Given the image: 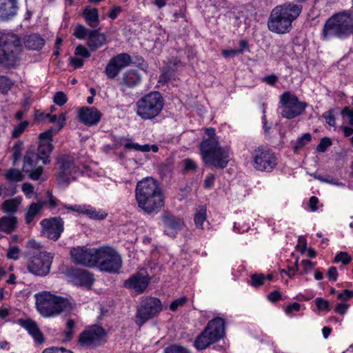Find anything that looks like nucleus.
<instances>
[{
  "label": "nucleus",
  "mask_w": 353,
  "mask_h": 353,
  "mask_svg": "<svg viewBox=\"0 0 353 353\" xmlns=\"http://www.w3.org/2000/svg\"><path fill=\"white\" fill-rule=\"evenodd\" d=\"M205 132L208 138L203 139L200 143L203 161L211 168L221 170L225 168L230 161L229 148L220 145L214 128H206Z\"/></svg>",
  "instance_id": "obj_1"
},
{
  "label": "nucleus",
  "mask_w": 353,
  "mask_h": 353,
  "mask_svg": "<svg viewBox=\"0 0 353 353\" xmlns=\"http://www.w3.org/2000/svg\"><path fill=\"white\" fill-rule=\"evenodd\" d=\"M135 193L138 206L148 214L158 211L164 205L161 190L152 179L146 178L139 181Z\"/></svg>",
  "instance_id": "obj_2"
},
{
  "label": "nucleus",
  "mask_w": 353,
  "mask_h": 353,
  "mask_svg": "<svg viewBox=\"0 0 353 353\" xmlns=\"http://www.w3.org/2000/svg\"><path fill=\"white\" fill-rule=\"evenodd\" d=\"M36 306L44 317H53L62 312L69 313L73 310L71 303L65 298L44 291L34 295Z\"/></svg>",
  "instance_id": "obj_3"
},
{
  "label": "nucleus",
  "mask_w": 353,
  "mask_h": 353,
  "mask_svg": "<svg viewBox=\"0 0 353 353\" xmlns=\"http://www.w3.org/2000/svg\"><path fill=\"white\" fill-rule=\"evenodd\" d=\"M136 113L143 120L157 117L164 106V99L159 92H151L136 103Z\"/></svg>",
  "instance_id": "obj_4"
},
{
  "label": "nucleus",
  "mask_w": 353,
  "mask_h": 353,
  "mask_svg": "<svg viewBox=\"0 0 353 353\" xmlns=\"http://www.w3.org/2000/svg\"><path fill=\"white\" fill-rule=\"evenodd\" d=\"M251 162L255 170L260 172H272L278 164L276 154L269 148L260 145L251 152Z\"/></svg>",
  "instance_id": "obj_5"
},
{
  "label": "nucleus",
  "mask_w": 353,
  "mask_h": 353,
  "mask_svg": "<svg viewBox=\"0 0 353 353\" xmlns=\"http://www.w3.org/2000/svg\"><path fill=\"white\" fill-rule=\"evenodd\" d=\"M162 310L163 305L160 299L152 296H143L137 307L134 321L139 327H141Z\"/></svg>",
  "instance_id": "obj_6"
},
{
  "label": "nucleus",
  "mask_w": 353,
  "mask_h": 353,
  "mask_svg": "<svg viewBox=\"0 0 353 353\" xmlns=\"http://www.w3.org/2000/svg\"><path fill=\"white\" fill-rule=\"evenodd\" d=\"M307 106L291 92H285L279 97V110L281 116L287 119H294L302 114Z\"/></svg>",
  "instance_id": "obj_7"
},
{
  "label": "nucleus",
  "mask_w": 353,
  "mask_h": 353,
  "mask_svg": "<svg viewBox=\"0 0 353 353\" xmlns=\"http://www.w3.org/2000/svg\"><path fill=\"white\" fill-rule=\"evenodd\" d=\"M97 266L102 272L116 273L122 266L121 257L111 248H100Z\"/></svg>",
  "instance_id": "obj_8"
},
{
  "label": "nucleus",
  "mask_w": 353,
  "mask_h": 353,
  "mask_svg": "<svg viewBox=\"0 0 353 353\" xmlns=\"http://www.w3.org/2000/svg\"><path fill=\"white\" fill-rule=\"evenodd\" d=\"M79 342L83 347H97L107 342V333L102 327L94 325L80 334Z\"/></svg>",
  "instance_id": "obj_9"
},
{
  "label": "nucleus",
  "mask_w": 353,
  "mask_h": 353,
  "mask_svg": "<svg viewBox=\"0 0 353 353\" xmlns=\"http://www.w3.org/2000/svg\"><path fill=\"white\" fill-rule=\"evenodd\" d=\"M59 168L57 176L60 184L68 185L79 174V168L75 165L74 159L67 155L59 158Z\"/></svg>",
  "instance_id": "obj_10"
},
{
  "label": "nucleus",
  "mask_w": 353,
  "mask_h": 353,
  "mask_svg": "<svg viewBox=\"0 0 353 353\" xmlns=\"http://www.w3.org/2000/svg\"><path fill=\"white\" fill-rule=\"evenodd\" d=\"M28 264V270L37 276H44L50 270L52 256L46 252H32Z\"/></svg>",
  "instance_id": "obj_11"
},
{
  "label": "nucleus",
  "mask_w": 353,
  "mask_h": 353,
  "mask_svg": "<svg viewBox=\"0 0 353 353\" xmlns=\"http://www.w3.org/2000/svg\"><path fill=\"white\" fill-rule=\"evenodd\" d=\"M99 248H87L85 247L73 248L70 255L74 263L87 267H95L97 264Z\"/></svg>",
  "instance_id": "obj_12"
},
{
  "label": "nucleus",
  "mask_w": 353,
  "mask_h": 353,
  "mask_svg": "<svg viewBox=\"0 0 353 353\" xmlns=\"http://www.w3.org/2000/svg\"><path fill=\"white\" fill-rule=\"evenodd\" d=\"M40 225L41 235L54 241H57L64 231V221L59 216L44 219Z\"/></svg>",
  "instance_id": "obj_13"
},
{
  "label": "nucleus",
  "mask_w": 353,
  "mask_h": 353,
  "mask_svg": "<svg viewBox=\"0 0 353 353\" xmlns=\"http://www.w3.org/2000/svg\"><path fill=\"white\" fill-rule=\"evenodd\" d=\"M39 160L40 157L33 150H27L23 159L22 171L33 181L39 180L43 172V167L38 165Z\"/></svg>",
  "instance_id": "obj_14"
},
{
  "label": "nucleus",
  "mask_w": 353,
  "mask_h": 353,
  "mask_svg": "<svg viewBox=\"0 0 353 353\" xmlns=\"http://www.w3.org/2000/svg\"><path fill=\"white\" fill-rule=\"evenodd\" d=\"M353 29V18L346 12L332 16V34L344 38L351 34Z\"/></svg>",
  "instance_id": "obj_15"
},
{
  "label": "nucleus",
  "mask_w": 353,
  "mask_h": 353,
  "mask_svg": "<svg viewBox=\"0 0 353 353\" xmlns=\"http://www.w3.org/2000/svg\"><path fill=\"white\" fill-rule=\"evenodd\" d=\"M292 22L285 17L278 9L274 8L270 14L268 26L270 31L277 34L289 32L292 29Z\"/></svg>",
  "instance_id": "obj_16"
},
{
  "label": "nucleus",
  "mask_w": 353,
  "mask_h": 353,
  "mask_svg": "<svg viewBox=\"0 0 353 353\" xmlns=\"http://www.w3.org/2000/svg\"><path fill=\"white\" fill-rule=\"evenodd\" d=\"M52 130H48L39 136V145L37 148V154L43 165L50 163V156L52 152L54 146L52 145Z\"/></svg>",
  "instance_id": "obj_17"
},
{
  "label": "nucleus",
  "mask_w": 353,
  "mask_h": 353,
  "mask_svg": "<svg viewBox=\"0 0 353 353\" xmlns=\"http://www.w3.org/2000/svg\"><path fill=\"white\" fill-rule=\"evenodd\" d=\"M150 281V278L148 275L137 272L125 281L124 286L137 294H141L147 288Z\"/></svg>",
  "instance_id": "obj_18"
},
{
  "label": "nucleus",
  "mask_w": 353,
  "mask_h": 353,
  "mask_svg": "<svg viewBox=\"0 0 353 353\" xmlns=\"http://www.w3.org/2000/svg\"><path fill=\"white\" fill-rule=\"evenodd\" d=\"M64 208L72 212H77L80 214H85L90 219L95 220H102L106 218L107 213L103 210L97 211L95 208L90 205H67L61 203Z\"/></svg>",
  "instance_id": "obj_19"
},
{
  "label": "nucleus",
  "mask_w": 353,
  "mask_h": 353,
  "mask_svg": "<svg viewBox=\"0 0 353 353\" xmlns=\"http://www.w3.org/2000/svg\"><path fill=\"white\" fill-rule=\"evenodd\" d=\"M101 115V113L94 107L84 106L78 111L79 121L87 126H92L99 123Z\"/></svg>",
  "instance_id": "obj_20"
},
{
  "label": "nucleus",
  "mask_w": 353,
  "mask_h": 353,
  "mask_svg": "<svg viewBox=\"0 0 353 353\" xmlns=\"http://www.w3.org/2000/svg\"><path fill=\"white\" fill-rule=\"evenodd\" d=\"M300 3L301 2L294 3L293 1H288L276 6L274 8L278 9L279 12L282 13V14L290 21L293 22L300 16L302 12L303 6Z\"/></svg>",
  "instance_id": "obj_21"
},
{
  "label": "nucleus",
  "mask_w": 353,
  "mask_h": 353,
  "mask_svg": "<svg viewBox=\"0 0 353 353\" xmlns=\"http://www.w3.org/2000/svg\"><path fill=\"white\" fill-rule=\"evenodd\" d=\"M164 225L165 232L172 236L181 230L184 225L183 221L179 217H176L171 214L166 213L162 217Z\"/></svg>",
  "instance_id": "obj_22"
},
{
  "label": "nucleus",
  "mask_w": 353,
  "mask_h": 353,
  "mask_svg": "<svg viewBox=\"0 0 353 353\" xmlns=\"http://www.w3.org/2000/svg\"><path fill=\"white\" fill-rule=\"evenodd\" d=\"M17 0H0V21H8L14 17L18 12Z\"/></svg>",
  "instance_id": "obj_23"
},
{
  "label": "nucleus",
  "mask_w": 353,
  "mask_h": 353,
  "mask_svg": "<svg viewBox=\"0 0 353 353\" xmlns=\"http://www.w3.org/2000/svg\"><path fill=\"white\" fill-rule=\"evenodd\" d=\"M205 329L218 341L225 335V321L222 318H214L208 322Z\"/></svg>",
  "instance_id": "obj_24"
},
{
  "label": "nucleus",
  "mask_w": 353,
  "mask_h": 353,
  "mask_svg": "<svg viewBox=\"0 0 353 353\" xmlns=\"http://www.w3.org/2000/svg\"><path fill=\"white\" fill-rule=\"evenodd\" d=\"M13 48L17 50L15 46L6 43L3 38L0 37V62L11 63L16 61L17 55Z\"/></svg>",
  "instance_id": "obj_25"
},
{
  "label": "nucleus",
  "mask_w": 353,
  "mask_h": 353,
  "mask_svg": "<svg viewBox=\"0 0 353 353\" xmlns=\"http://www.w3.org/2000/svg\"><path fill=\"white\" fill-rule=\"evenodd\" d=\"M72 275L73 282L77 285L90 288L93 284V276L87 270L80 269L74 270Z\"/></svg>",
  "instance_id": "obj_26"
},
{
  "label": "nucleus",
  "mask_w": 353,
  "mask_h": 353,
  "mask_svg": "<svg viewBox=\"0 0 353 353\" xmlns=\"http://www.w3.org/2000/svg\"><path fill=\"white\" fill-rule=\"evenodd\" d=\"M18 323L29 332L35 341L39 343H42L43 341V334L39 330L36 322L31 319H20L18 320Z\"/></svg>",
  "instance_id": "obj_27"
},
{
  "label": "nucleus",
  "mask_w": 353,
  "mask_h": 353,
  "mask_svg": "<svg viewBox=\"0 0 353 353\" xmlns=\"http://www.w3.org/2000/svg\"><path fill=\"white\" fill-rule=\"evenodd\" d=\"M87 40L88 46L92 51H95L105 43L106 37L105 34L94 30L90 32Z\"/></svg>",
  "instance_id": "obj_28"
},
{
  "label": "nucleus",
  "mask_w": 353,
  "mask_h": 353,
  "mask_svg": "<svg viewBox=\"0 0 353 353\" xmlns=\"http://www.w3.org/2000/svg\"><path fill=\"white\" fill-rule=\"evenodd\" d=\"M353 296V292L348 290H345L343 292L337 294V299L340 301L335 307V312L339 314H344L349 307L347 301Z\"/></svg>",
  "instance_id": "obj_29"
},
{
  "label": "nucleus",
  "mask_w": 353,
  "mask_h": 353,
  "mask_svg": "<svg viewBox=\"0 0 353 353\" xmlns=\"http://www.w3.org/2000/svg\"><path fill=\"white\" fill-rule=\"evenodd\" d=\"M141 77L137 70H128L123 75L121 84L134 88L141 83Z\"/></svg>",
  "instance_id": "obj_30"
},
{
  "label": "nucleus",
  "mask_w": 353,
  "mask_h": 353,
  "mask_svg": "<svg viewBox=\"0 0 353 353\" xmlns=\"http://www.w3.org/2000/svg\"><path fill=\"white\" fill-rule=\"evenodd\" d=\"M216 342L205 328L203 332L199 335L194 341V346L199 350H205L211 344Z\"/></svg>",
  "instance_id": "obj_31"
},
{
  "label": "nucleus",
  "mask_w": 353,
  "mask_h": 353,
  "mask_svg": "<svg viewBox=\"0 0 353 353\" xmlns=\"http://www.w3.org/2000/svg\"><path fill=\"white\" fill-rule=\"evenodd\" d=\"M46 204V201H39L37 203H32L28 208V210L25 214V220L27 224H30L35 218V216L41 212L43 206Z\"/></svg>",
  "instance_id": "obj_32"
},
{
  "label": "nucleus",
  "mask_w": 353,
  "mask_h": 353,
  "mask_svg": "<svg viewBox=\"0 0 353 353\" xmlns=\"http://www.w3.org/2000/svg\"><path fill=\"white\" fill-rule=\"evenodd\" d=\"M44 43V39L37 34L28 36L24 41L25 46L28 49L32 50H39L41 49Z\"/></svg>",
  "instance_id": "obj_33"
},
{
  "label": "nucleus",
  "mask_w": 353,
  "mask_h": 353,
  "mask_svg": "<svg viewBox=\"0 0 353 353\" xmlns=\"http://www.w3.org/2000/svg\"><path fill=\"white\" fill-rule=\"evenodd\" d=\"M17 224V219L15 216H2L0 218V231L10 234L15 230Z\"/></svg>",
  "instance_id": "obj_34"
},
{
  "label": "nucleus",
  "mask_w": 353,
  "mask_h": 353,
  "mask_svg": "<svg viewBox=\"0 0 353 353\" xmlns=\"http://www.w3.org/2000/svg\"><path fill=\"white\" fill-rule=\"evenodd\" d=\"M83 16L88 26L92 28H97L99 23V13L97 8H86L83 12Z\"/></svg>",
  "instance_id": "obj_35"
},
{
  "label": "nucleus",
  "mask_w": 353,
  "mask_h": 353,
  "mask_svg": "<svg viewBox=\"0 0 353 353\" xmlns=\"http://www.w3.org/2000/svg\"><path fill=\"white\" fill-rule=\"evenodd\" d=\"M20 204L21 199L19 198L8 199L2 203L1 209L3 212L10 215H13L17 212Z\"/></svg>",
  "instance_id": "obj_36"
},
{
  "label": "nucleus",
  "mask_w": 353,
  "mask_h": 353,
  "mask_svg": "<svg viewBox=\"0 0 353 353\" xmlns=\"http://www.w3.org/2000/svg\"><path fill=\"white\" fill-rule=\"evenodd\" d=\"M113 62L121 70L123 68L128 66L132 63L131 57L127 53L119 54L111 59Z\"/></svg>",
  "instance_id": "obj_37"
},
{
  "label": "nucleus",
  "mask_w": 353,
  "mask_h": 353,
  "mask_svg": "<svg viewBox=\"0 0 353 353\" xmlns=\"http://www.w3.org/2000/svg\"><path fill=\"white\" fill-rule=\"evenodd\" d=\"M5 177L10 182H18L23 180V176L19 170L10 168L6 171Z\"/></svg>",
  "instance_id": "obj_38"
},
{
  "label": "nucleus",
  "mask_w": 353,
  "mask_h": 353,
  "mask_svg": "<svg viewBox=\"0 0 353 353\" xmlns=\"http://www.w3.org/2000/svg\"><path fill=\"white\" fill-rule=\"evenodd\" d=\"M312 139L310 133L304 134L301 138L298 139L292 146L294 152H297L307 145Z\"/></svg>",
  "instance_id": "obj_39"
},
{
  "label": "nucleus",
  "mask_w": 353,
  "mask_h": 353,
  "mask_svg": "<svg viewBox=\"0 0 353 353\" xmlns=\"http://www.w3.org/2000/svg\"><path fill=\"white\" fill-rule=\"evenodd\" d=\"M119 67L110 59L105 68V73L109 79H114L120 72Z\"/></svg>",
  "instance_id": "obj_40"
},
{
  "label": "nucleus",
  "mask_w": 353,
  "mask_h": 353,
  "mask_svg": "<svg viewBox=\"0 0 353 353\" xmlns=\"http://www.w3.org/2000/svg\"><path fill=\"white\" fill-rule=\"evenodd\" d=\"M206 220V209L201 207L194 216V223L197 228L203 229V224Z\"/></svg>",
  "instance_id": "obj_41"
},
{
  "label": "nucleus",
  "mask_w": 353,
  "mask_h": 353,
  "mask_svg": "<svg viewBox=\"0 0 353 353\" xmlns=\"http://www.w3.org/2000/svg\"><path fill=\"white\" fill-rule=\"evenodd\" d=\"M352 261L351 256L346 252H339L336 253L334 258V263H341L343 265H348Z\"/></svg>",
  "instance_id": "obj_42"
},
{
  "label": "nucleus",
  "mask_w": 353,
  "mask_h": 353,
  "mask_svg": "<svg viewBox=\"0 0 353 353\" xmlns=\"http://www.w3.org/2000/svg\"><path fill=\"white\" fill-rule=\"evenodd\" d=\"M23 148V143L21 141H18L12 147V159L14 165L20 159Z\"/></svg>",
  "instance_id": "obj_43"
},
{
  "label": "nucleus",
  "mask_w": 353,
  "mask_h": 353,
  "mask_svg": "<svg viewBox=\"0 0 353 353\" xmlns=\"http://www.w3.org/2000/svg\"><path fill=\"white\" fill-rule=\"evenodd\" d=\"M91 31L85 28L83 25L79 24L75 27L73 35L77 39H83L85 37L88 38Z\"/></svg>",
  "instance_id": "obj_44"
},
{
  "label": "nucleus",
  "mask_w": 353,
  "mask_h": 353,
  "mask_svg": "<svg viewBox=\"0 0 353 353\" xmlns=\"http://www.w3.org/2000/svg\"><path fill=\"white\" fill-rule=\"evenodd\" d=\"M45 117L48 118L50 123H55L57 121V125H58L57 131H59L63 127V125H65V119H66L65 114L64 113H61L59 115L58 120H57L56 115H52L50 114H46L45 115Z\"/></svg>",
  "instance_id": "obj_45"
},
{
  "label": "nucleus",
  "mask_w": 353,
  "mask_h": 353,
  "mask_svg": "<svg viewBox=\"0 0 353 353\" xmlns=\"http://www.w3.org/2000/svg\"><path fill=\"white\" fill-rule=\"evenodd\" d=\"M14 85L11 79L6 76H0V90L2 93H6Z\"/></svg>",
  "instance_id": "obj_46"
},
{
  "label": "nucleus",
  "mask_w": 353,
  "mask_h": 353,
  "mask_svg": "<svg viewBox=\"0 0 353 353\" xmlns=\"http://www.w3.org/2000/svg\"><path fill=\"white\" fill-rule=\"evenodd\" d=\"M314 302L318 312H322L330 311V303L327 301H325L321 297H317Z\"/></svg>",
  "instance_id": "obj_47"
},
{
  "label": "nucleus",
  "mask_w": 353,
  "mask_h": 353,
  "mask_svg": "<svg viewBox=\"0 0 353 353\" xmlns=\"http://www.w3.org/2000/svg\"><path fill=\"white\" fill-rule=\"evenodd\" d=\"M124 147L126 149H134L137 151H141L144 152L150 151V146L148 144L139 145L137 143H127L125 144Z\"/></svg>",
  "instance_id": "obj_48"
},
{
  "label": "nucleus",
  "mask_w": 353,
  "mask_h": 353,
  "mask_svg": "<svg viewBox=\"0 0 353 353\" xmlns=\"http://www.w3.org/2000/svg\"><path fill=\"white\" fill-rule=\"evenodd\" d=\"M75 322L74 320L69 319L66 323V330L64 332V336L67 341L71 340L74 333Z\"/></svg>",
  "instance_id": "obj_49"
},
{
  "label": "nucleus",
  "mask_w": 353,
  "mask_h": 353,
  "mask_svg": "<svg viewBox=\"0 0 353 353\" xmlns=\"http://www.w3.org/2000/svg\"><path fill=\"white\" fill-rule=\"evenodd\" d=\"M165 353H190V350L186 347L177 345H172L166 347L164 350Z\"/></svg>",
  "instance_id": "obj_50"
},
{
  "label": "nucleus",
  "mask_w": 353,
  "mask_h": 353,
  "mask_svg": "<svg viewBox=\"0 0 353 353\" xmlns=\"http://www.w3.org/2000/svg\"><path fill=\"white\" fill-rule=\"evenodd\" d=\"M28 122L26 121H22L19 123L17 125H16L12 132V135L14 138L19 137L25 130V129L28 127Z\"/></svg>",
  "instance_id": "obj_51"
},
{
  "label": "nucleus",
  "mask_w": 353,
  "mask_h": 353,
  "mask_svg": "<svg viewBox=\"0 0 353 353\" xmlns=\"http://www.w3.org/2000/svg\"><path fill=\"white\" fill-rule=\"evenodd\" d=\"M184 172H194L197 169V165L194 161L187 159L183 161Z\"/></svg>",
  "instance_id": "obj_52"
},
{
  "label": "nucleus",
  "mask_w": 353,
  "mask_h": 353,
  "mask_svg": "<svg viewBox=\"0 0 353 353\" xmlns=\"http://www.w3.org/2000/svg\"><path fill=\"white\" fill-rule=\"evenodd\" d=\"M68 101L66 95L63 92H57L54 94L53 101L59 106L63 105Z\"/></svg>",
  "instance_id": "obj_53"
},
{
  "label": "nucleus",
  "mask_w": 353,
  "mask_h": 353,
  "mask_svg": "<svg viewBox=\"0 0 353 353\" xmlns=\"http://www.w3.org/2000/svg\"><path fill=\"white\" fill-rule=\"evenodd\" d=\"M265 276L263 274H255L251 276V285L254 287H259L263 284Z\"/></svg>",
  "instance_id": "obj_54"
},
{
  "label": "nucleus",
  "mask_w": 353,
  "mask_h": 353,
  "mask_svg": "<svg viewBox=\"0 0 353 353\" xmlns=\"http://www.w3.org/2000/svg\"><path fill=\"white\" fill-rule=\"evenodd\" d=\"M331 34V17L328 18L324 25L323 31H322V38L324 40L328 41L330 39V35Z\"/></svg>",
  "instance_id": "obj_55"
},
{
  "label": "nucleus",
  "mask_w": 353,
  "mask_h": 353,
  "mask_svg": "<svg viewBox=\"0 0 353 353\" xmlns=\"http://www.w3.org/2000/svg\"><path fill=\"white\" fill-rule=\"evenodd\" d=\"M330 145H331V139L328 137H324L317 145L316 150L319 152H324Z\"/></svg>",
  "instance_id": "obj_56"
},
{
  "label": "nucleus",
  "mask_w": 353,
  "mask_h": 353,
  "mask_svg": "<svg viewBox=\"0 0 353 353\" xmlns=\"http://www.w3.org/2000/svg\"><path fill=\"white\" fill-rule=\"evenodd\" d=\"M174 76L173 72L168 70L164 71L159 77V83L161 84L167 83Z\"/></svg>",
  "instance_id": "obj_57"
},
{
  "label": "nucleus",
  "mask_w": 353,
  "mask_h": 353,
  "mask_svg": "<svg viewBox=\"0 0 353 353\" xmlns=\"http://www.w3.org/2000/svg\"><path fill=\"white\" fill-rule=\"evenodd\" d=\"M75 55L81 56L83 58H88L90 57V54L84 46L79 45L77 46L74 52Z\"/></svg>",
  "instance_id": "obj_58"
},
{
  "label": "nucleus",
  "mask_w": 353,
  "mask_h": 353,
  "mask_svg": "<svg viewBox=\"0 0 353 353\" xmlns=\"http://www.w3.org/2000/svg\"><path fill=\"white\" fill-rule=\"evenodd\" d=\"M21 189L28 198H30L34 192V186L30 183H24L22 185Z\"/></svg>",
  "instance_id": "obj_59"
},
{
  "label": "nucleus",
  "mask_w": 353,
  "mask_h": 353,
  "mask_svg": "<svg viewBox=\"0 0 353 353\" xmlns=\"http://www.w3.org/2000/svg\"><path fill=\"white\" fill-rule=\"evenodd\" d=\"M187 301L186 297L179 298L174 301H172L170 305V309L172 311H176L179 307L182 306Z\"/></svg>",
  "instance_id": "obj_60"
},
{
  "label": "nucleus",
  "mask_w": 353,
  "mask_h": 353,
  "mask_svg": "<svg viewBox=\"0 0 353 353\" xmlns=\"http://www.w3.org/2000/svg\"><path fill=\"white\" fill-rule=\"evenodd\" d=\"M342 116L344 121L350 124H353V112L349 108H345L342 111Z\"/></svg>",
  "instance_id": "obj_61"
},
{
  "label": "nucleus",
  "mask_w": 353,
  "mask_h": 353,
  "mask_svg": "<svg viewBox=\"0 0 353 353\" xmlns=\"http://www.w3.org/2000/svg\"><path fill=\"white\" fill-rule=\"evenodd\" d=\"M19 249L17 246L10 248L7 253V256L9 259L17 260L19 259Z\"/></svg>",
  "instance_id": "obj_62"
},
{
  "label": "nucleus",
  "mask_w": 353,
  "mask_h": 353,
  "mask_svg": "<svg viewBox=\"0 0 353 353\" xmlns=\"http://www.w3.org/2000/svg\"><path fill=\"white\" fill-rule=\"evenodd\" d=\"M243 53V49H238V50H223L222 51V55L227 58L230 57H234L239 54Z\"/></svg>",
  "instance_id": "obj_63"
},
{
  "label": "nucleus",
  "mask_w": 353,
  "mask_h": 353,
  "mask_svg": "<svg viewBox=\"0 0 353 353\" xmlns=\"http://www.w3.org/2000/svg\"><path fill=\"white\" fill-rule=\"evenodd\" d=\"M215 176L213 174H208L204 181V187L205 188H211L214 185Z\"/></svg>",
  "instance_id": "obj_64"
}]
</instances>
